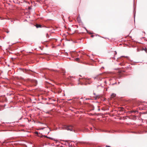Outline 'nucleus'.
I'll use <instances>...</instances> for the list:
<instances>
[{
	"instance_id": "f257e3e1",
	"label": "nucleus",
	"mask_w": 147,
	"mask_h": 147,
	"mask_svg": "<svg viewBox=\"0 0 147 147\" xmlns=\"http://www.w3.org/2000/svg\"><path fill=\"white\" fill-rule=\"evenodd\" d=\"M62 128L63 129H66L67 130L71 131H74V130L73 129V127L71 125H64L63 126Z\"/></svg>"
},
{
	"instance_id": "f03ea898",
	"label": "nucleus",
	"mask_w": 147,
	"mask_h": 147,
	"mask_svg": "<svg viewBox=\"0 0 147 147\" xmlns=\"http://www.w3.org/2000/svg\"><path fill=\"white\" fill-rule=\"evenodd\" d=\"M35 26L37 28H41L42 27V26L41 25L38 24H36Z\"/></svg>"
},
{
	"instance_id": "7ed1b4c3",
	"label": "nucleus",
	"mask_w": 147,
	"mask_h": 147,
	"mask_svg": "<svg viewBox=\"0 0 147 147\" xmlns=\"http://www.w3.org/2000/svg\"><path fill=\"white\" fill-rule=\"evenodd\" d=\"M116 94H115L113 93L111 95V97L112 98H113L115 97L116 96Z\"/></svg>"
},
{
	"instance_id": "20e7f679",
	"label": "nucleus",
	"mask_w": 147,
	"mask_h": 147,
	"mask_svg": "<svg viewBox=\"0 0 147 147\" xmlns=\"http://www.w3.org/2000/svg\"><path fill=\"white\" fill-rule=\"evenodd\" d=\"M29 71L28 70H27L26 69H24L23 70V71L24 72H25V73H28V72Z\"/></svg>"
},
{
	"instance_id": "39448f33",
	"label": "nucleus",
	"mask_w": 147,
	"mask_h": 147,
	"mask_svg": "<svg viewBox=\"0 0 147 147\" xmlns=\"http://www.w3.org/2000/svg\"><path fill=\"white\" fill-rule=\"evenodd\" d=\"M77 61H78L79 60V58H77L76 59H75Z\"/></svg>"
},
{
	"instance_id": "423d86ee",
	"label": "nucleus",
	"mask_w": 147,
	"mask_h": 147,
	"mask_svg": "<svg viewBox=\"0 0 147 147\" xmlns=\"http://www.w3.org/2000/svg\"><path fill=\"white\" fill-rule=\"evenodd\" d=\"M143 50H144L146 51L147 50V49H146V48H143Z\"/></svg>"
},
{
	"instance_id": "0eeeda50",
	"label": "nucleus",
	"mask_w": 147,
	"mask_h": 147,
	"mask_svg": "<svg viewBox=\"0 0 147 147\" xmlns=\"http://www.w3.org/2000/svg\"><path fill=\"white\" fill-rule=\"evenodd\" d=\"M45 136V137L47 138H49V139H51V140H52V139H52V138H49V137L48 138V137H47V136Z\"/></svg>"
},
{
	"instance_id": "6e6552de",
	"label": "nucleus",
	"mask_w": 147,
	"mask_h": 147,
	"mask_svg": "<svg viewBox=\"0 0 147 147\" xmlns=\"http://www.w3.org/2000/svg\"><path fill=\"white\" fill-rule=\"evenodd\" d=\"M35 134H36L38 135V132L37 131H36L35 132Z\"/></svg>"
},
{
	"instance_id": "1a4fd4ad",
	"label": "nucleus",
	"mask_w": 147,
	"mask_h": 147,
	"mask_svg": "<svg viewBox=\"0 0 147 147\" xmlns=\"http://www.w3.org/2000/svg\"><path fill=\"white\" fill-rule=\"evenodd\" d=\"M46 36L47 37H49V35L48 34H47Z\"/></svg>"
},
{
	"instance_id": "9d476101",
	"label": "nucleus",
	"mask_w": 147,
	"mask_h": 147,
	"mask_svg": "<svg viewBox=\"0 0 147 147\" xmlns=\"http://www.w3.org/2000/svg\"><path fill=\"white\" fill-rule=\"evenodd\" d=\"M81 84V85H82L83 84V83H78V84Z\"/></svg>"
},
{
	"instance_id": "9b49d317",
	"label": "nucleus",
	"mask_w": 147,
	"mask_h": 147,
	"mask_svg": "<svg viewBox=\"0 0 147 147\" xmlns=\"http://www.w3.org/2000/svg\"><path fill=\"white\" fill-rule=\"evenodd\" d=\"M94 36V35H91V37L92 38Z\"/></svg>"
},
{
	"instance_id": "f8f14e48",
	"label": "nucleus",
	"mask_w": 147,
	"mask_h": 147,
	"mask_svg": "<svg viewBox=\"0 0 147 147\" xmlns=\"http://www.w3.org/2000/svg\"><path fill=\"white\" fill-rule=\"evenodd\" d=\"M90 106H92V107H93V105H90Z\"/></svg>"
},
{
	"instance_id": "ddd939ff",
	"label": "nucleus",
	"mask_w": 147,
	"mask_h": 147,
	"mask_svg": "<svg viewBox=\"0 0 147 147\" xmlns=\"http://www.w3.org/2000/svg\"><path fill=\"white\" fill-rule=\"evenodd\" d=\"M89 34H91V33H89Z\"/></svg>"
},
{
	"instance_id": "4468645a",
	"label": "nucleus",
	"mask_w": 147,
	"mask_h": 147,
	"mask_svg": "<svg viewBox=\"0 0 147 147\" xmlns=\"http://www.w3.org/2000/svg\"><path fill=\"white\" fill-rule=\"evenodd\" d=\"M65 72V71H64V72H63V73H64Z\"/></svg>"
}]
</instances>
